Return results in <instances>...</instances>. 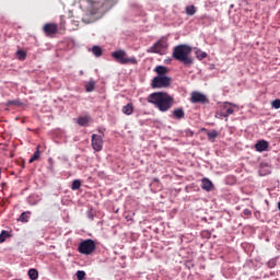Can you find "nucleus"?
I'll return each instance as SVG.
<instances>
[{
    "label": "nucleus",
    "mask_w": 280,
    "mask_h": 280,
    "mask_svg": "<svg viewBox=\"0 0 280 280\" xmlns=\"http://www.w3.org/2000/svg\"><path fill=\"white\" fill-rule=\"evenodd\" d=\"M154 71L158 73L156 77H167V67L165 66H156Z\"/></svg>",
    "instance_id": "4468645a"
},
{
    "label": "nucleus",
    "mask_w": 280,
    "mask_h": 280,
    "mask_svg": "<svg viewBox=\"0 0 280 280\" xmlns=\"http://www.w3.org/2000/svg\"><path fill=\"white\" fill-rule=\"evenodd\" d=\"M172 117L173 119H177L178 121H180V119L185 117V109H183V107L174 109L172 113Z\"/></svg>",
    "instance_id": "ddd939ff"
},
{
    "label": "nucleus",
    "mask_w": 280,
    "mask_h": 280,
    "mask_svg": "<svg viewBox=\"0 0 280 280\" xmlns=\"http://www.w3.org/2000/svg\"><path fill=\"white\" fill-rule=\"evenodd\" d=\"M266 265H267V268H275V266H277V258H271L266 262Z\"/></svg>",
    "instance_id": "2f4dec72"
},
{
    "label": "nucleus",
    "mask_w": 280,
    "mask_h": 280,
    "mask_svg": "<svg viewBox=\"0 0 280 280\" xmlns=\"http://www.w3.org/2000/svg\"><path fill=\"white\" fill-rule=\"evenodd\" d=\"M97 132H100L101 137H104V131H102V129H97Z\"/></svg>",
    "instance_id": "58836bf2"
},
{
    "label": "nucleus",
    "mask_w": 280,
    "mask_h": 280,
    "mask_svg": "<svg viewBox=\"0 0 280 280\" xmlns=\"http://www.w3.org/2000/svg\"><path fill=\"white\" fill-rule=\"evenodd\" d=\"M40 200H43V197H40V195L32 194L27 197L26 202L31 207H36V205H38V202H40Z\"/></svg>",
    "instance_id": "9b49d317"
},
{
    "label": "nucleus",
    "mask_w": 280,
    "mask_h": 280,
    "mask_svg": "<svg viewBox=\"0 0 280 280\" xmlns=\"http://www.w3.org/2000/svg\"><path fill=\"white\" fill-rule=\"evenodd\" d=\"M77 124L79 126H89V117L86 116H80L78 119H77Z\"/></svg>",
    "instance_id": "412c9836"
},
{
    "label": "nucleus",
    "mask_w": 280,
    "mask_h": 280,
    "mask_svg": "<svg viewBox=\"0 0 280 280\" xmlns=\"http://www.w3.org/2000/svg\"><path fill=\"white\" fill-rule=\"evenodd\" d=\"M207 56H209V55L206 51H201V50L196 51V58L198 60H205V58H207Z\"/></svg>",
    "instance_id": "cd10ccee"
},
{
    "label": "nucleus",
    "mask_w": 280,
    "mask_h": 280,
    "mask_svg": "<svg viewBox=\"0 0 280 280\" xmlns=\"http://www.w3.org/2000/svg\"><path fill=\"white\" fill-rule=\"evenodd\" d=\"M278 210L280 211V201L278 202Z\"/></svg>",
    "instance_id": "37998d69"
},
{
    "label": "nucleus",
    "mask_w": 280,
    "mask_h": 280,
    "mask_svg": "<svg viewBox=\"0 0 280 280\" xmlns=\"http://www.w3.org/2000/svg\"><path fill=\"white\" fill-rule=\"evenodd\" d=\"M16 58L19 60H25V58H27V52H25V50H18L16 51Z\"/></svg>",
    "instance_id": "bb28decb"
},
{
    "label": "nucleus",
    "mask_w": 280,
    "mask_h": 280,
    "mask_svg": "<svg viewBox=\"0 0 280 280\" xmlns=\"http://www.w3.org/2000/svg\"><path fill=\"white\" fill-rule=\"evenodd\" d=\"M91 145L94 152H102L104 149V137L97 133L92 135Z\"/></svg>",
    "instance_id": "0eeeda50"
},
{
    "label": "nucleus",
    "mask_w": 280,
    "mask_h": 280,
    "mask_svg": "<svg viewBox=\"0 0 280 280\" xmlns=\"http://www.w3.org/2000/svg\"><path fill=\"white\" fill-rule=\"evenodd\" d=\"M190 102L191 104H209V98H207V95L200 92H192Z\"/></svg>",
    "instance_id": "6e6552de"
},
{
    "label": "nucleus",
    "mask_w": 280,
    "mask_h": 280,
    "mask_svg": "<svg viewBox=\"0 0 280 280\" xmlns=\"http://www.w3.org/2000/svg\"><path fill=\"white\" fill-rule=\"evenodd\" d=\"M28 278H30L31 280H36V279H38V270H36V269H34V268L30 269V270H28Z\"/></svg>",
    "instance_id": "b1692460"
},
{
    "label": "nucleus",
    "mask_w": 280,
    "mask_h": 280,
    "mask_svg": "<svg viewBox=\"0 0 280 280\" xmlns=\"http://www.w3.org/2000/svg\"><path fill=\"white\" fill-rule=\"evenodd\" d=\"M45 36L54 37L56 34H58V24L56 23H47L43 27Z\"/></svg>",
    "instance_id": "1a4fd4ad"
},
{
    "label": "nucleus",
    "mask_w": 280,
    "mask_h": 280,
    "mask_svg": "<svg viewBox=\"0 0 280 280\" xmlns=\"http://www.w3.org/2000/svg\"><path fill=\"white\" fill-rule=\"evenodd\" d=\"M5 106H19V107H21V106H23V102H21V100H12V101H8L7 103H5Z\"/></svg>",
    "instance_id": "4be33fe9"
},
{
    "label": "nucleus",
    "mask_w": 280,
    "mask_h": 280,
    "mask_svg": "<svg viewBox=\"0 0 280 280\" xmlns=\"http://www.w3.org/2000/svg\"><path fill=\"white\" fill-rule=\"evenodd\" d=\"M191 46L180 44L174 47L173 49V58L185 65V67H191L194 65V58L190 57Z\"/></svg>",
    "instance_id": "f03ea898"
},
{
    "label": "nucleus",
    "mask_w": 280,
    "mask_h": 280,
    "mask_svg": "<svg viewBox=\"0 0 280 280\" xmlns=\"http://www.w3.org/2000/svg\"><path fill=\"white\" fill-rule=\"evenodd\" d=\"M121 110L124 115H132V113H135V106L132 103H128L127 105L122 106Z\"/></svg>",
    "instance_id": "2eb2a0df"
},
{
    "label": "nucleus",
    "mask_w": 280,
    "mask_h": 280,
    "mask_svg": "<svg viewBox=\"0 0 280 280\" xmlns=\"http://www.w3.org/2000/svg\"><path fill=\"white\" fill-rule=\"evenodd\" d=\"M149 104H154L160 113H167L174 106V96L168 95L167 92H153L147 97Z\"/></svg>",
    "instance_id": "f257e3e1"
},
{
    "label": "nucleus",
    "mask_w": 280,
    "mask_h": 280,
    "mask_svg": "<svg viewBox=\"0 0 280 280\" xmlns=\"http://www.w3.org/2000/svg\"><path fill=\"white\" fill-rule=\"evenodd\" d=\"M243 215L250 218V215H253V211H250V209L246 208L243 210Z\"/></svg>",
    "instance_id": "f704fd0d"
},
{
    "label": "nucleus",
    "mask_w": 280,
    "mask_h": 280,
    "mask_svg": "<svg viewBox=\"0 0 280 280\" xmlns=\"http://www.w3.org/2000/svg\"><path fill=\"white\" fill-rule=\"evenodd\" d=\"M8 184L5 183V182H3L2 184H1V187L3 188V187H5Z\"/></svg>",
    "instance_id": "ea45409f"
},
{
    "label": "nucleus",
    "mask_w": 280,
    "mask_h": 280,
    "mask_svg": "<svg viewBox=\"0 0 280 280\" xmlns=\"http://www.w3.org/2000/svg\"><path fill=\"white\" fill-rule=\"evenodd\" d=\"M185 10H186L187 16H194V14H196V12H197V9L194 4L186 5Z\"/></svg>",
    "instance_id": "aec40b11"
},
{
    "label": "nucleus",
    "mask_w": 280,
    "mask_h": 280,
    "mask_svg": "<svg viewBox=\"0 0 280 280\" xmlns=\"http://www.w3.org/2000/svg\"><path fill=\"white\" fill-rule=\"evenodd\" d=\"M155 183L159 182V178H154Z\"/></svg>",
    "instance_id": "c03bdc74"
},
{
    "label": "nucleus",
    "mask_w": 280,
    "mask_h": 280,
    "mask_svg": "<svg viewBox=\"0 0 280 280\" xmlns=\"http://www.w3.org/2000/svg\"><path fill=\"white\" fill-rule=\"evenodd\" d=\"M186 268H188V270H191V268H194V260H186L185 262Z\"/></svg>",
    "instance_id": "72a5a7b5"
},
{
    "label": "nucleus",
    "mask_w": 280,
    "mask_h": 280,
    "mask_svg": "<svg viewBox=\"0 0 280 280\" xmlns=\"http://www.w3.org/2000/svg\"><path fill=\"white\" fill-rule=\"evenodd\" d=\"M250 280H253V279H250Z\"/></svg>",
    "instance_id": "49530a36"
},
{
    "label": "nucleus",
    "mask_w": 280,
    "mask_h": 280,
    "mask_svg": "<svg viewBox=\"0 0 280 280\" xmlns=\"http://www.w3.org/2000/svg\"><path fill=\"white\" fill-rule=\"evenodd\" d=\"M112 58L119 65H138L137 57H127L126 50L118 49L112 52Z\"/></svg>",
    "instance_id": "7ed1b4c3"
},
{
    "label": "nucleus",
    "mask_w": 280,
    "mask_h": 280,
    "mask_svg": "<svg viewBox=\"0 0 280 280\" xmlns=\"http://www.w3.org/2000/svg\"><path fill=\"white\" fill-rule=\"evenodd\" d=\"M165 49H167V39L165 38L159 39L151 47L152 54H160V56H163V54H165Z\"/></svg>",
    "instance_id": "423d86ee"
},
{
    "label": "nucleus",
    "mask_w": 280,
    "mask_h": 280,
    "mask_svg": "<svg viewBox=\"0 0 280 280\" xmlns=\"http://www.w3.org/2000/svg\"><path fill=\"white\" fill-rule=\"evenodd\" d=\"M30 215H32L31 211L22 212L19 218V221L23 222V223H27V222H30Z\"/></svg>",
    "instance_id": "f3484780"
},
{
    "label": "nucleus",
    "mask_w": 280,
    "mask_h": 280,
    "mask_svg": "<svg viewBox=\"0 0 280 280\" xmlns=\"http://www.w3.org/2000/svg\"><path fill=\"white\" fill-rule=\"evenodd\" d=\"M172 86V77H154L151 81V89H168Z\"/></svg>",
    "instance_id": "39448f33"
},
{
    "label": "nucleus",
    "mask_w": 280,
    "mask_h": 280,
    "mask_svg": "<svg viewBox=\"0 0 280 280\" xmlns=\"http://www.w3.org/2000/svg\"><path fill=\"white\" fill-rule=\"evenodd\" d=\"M49 163H54V159L49 158L48 159Z\"/></svg>",
    "instance_id": "79ce46f5"
},
{
    "label": "nucleus",
    "mask_w": 280,
    "mask_h": 280,
    "mask_svg": "<svg viewBox=\"0 0 280 280\" xmlns=\"http://www.w3.org/2000/svg\"><path fill=\"white\" fill-rule=\"evenodd\" d=\"M218 130H211L208 132V139L211 141L212 139H218Z\"/></svg>",
    "instance_id": "7c9ffc66"
},
{
    "label": "nucleus",
    "mask_w": 280,
    "mask_h": 280,
    "mask_svg": "<svg viewBox=\"0 0 280 280\" xmlns=\"http://www.w3.org/2000/svg\"><path fill=\"white\" fill-rule=\"evenodd\" d=\"M201 189H203V191H212L213 190V182H211V179L203 177L201 179Z\"/></svg>",
    "instance_id": "f8f14e48"
},
{
    "label": "nucleus",
    "mask_w": 280,
    "mask_h": 280,
    "mask_svg": "<svg viewBox=\"0 0 280 280\" xmlns=\"http://www.w3.org/2000/svg\"><path fill=\"white\" fill-rule=\"evenodd\" d=\"M75 277L78 280H84L86 279V272L84 270H78Z\"/></svg>",
    "instance_id": "c756f323"
},
{
    "label": "nucleus",
    "mask_w": 280,
    "mask_h": 280,
    "mask_svg": "<svg viewBox=\"0 0 280 280\" xmlns=\"http://www.w3.org/2000/svg\"><path fill=\"white\" fill-rule=\"evenodd\" d=\"M233 113H235V110L232 107H229L225 109V113H219L215 115V117H218V115H223V117H229L230 115H233Z\"/></svg>",
    "instance_id": "c85d7f7f"
},
{
    "label": "nucleus",
    "mask_w": 280,
    "mask_h": 280,
    "mask_svg": "<svg viewBox=\"0 0 280 280\" xmlns=\"http://www.w3.org/2000/svg\"><path fill=\"white\" fill-rule=\"evenodd\" d=\"M272 108H276V110H279L280 108V100L276 98L275 101L271 102Z\"/></svg>",
    "instance_id": "473e14b6"
},
{
    "label": "nucleus",
    "mask_w": 280,
    "mask_h": 280,
    "mask_svg": "<svg viewBox=\"0 0 280 280\" xmlns=\"http://www.w3.org/2000/svg\"><path fill=\"white\" fill-rule=\"evenodd\" d=\"M225 104H229L230 106H236V105H233V103H229V102H225Z\"/></svg>",
    "instance_id": "a19ab883"
},
{
    "label": "nucleus",
    "mask_w": 280,
    "mask_h": 280,
    "mask_svg": "<svg viewBox=\"0 0 280 280\" xmlns=\"http://www.w3.org/2000/svg\"><path fill=\"white\" fill-rule=\"evenodd\" d=\"M92 54H94L96 56V58H100V56H102V47L93 46L92 47Z\"/></svg>",
    "instance_id": "a878e982"
},
{
    "label": "nucleus",
    "mask_w": 280,
    "mask_h": 280,
    "mask_svg": "<svg viewBox=\"0 0 280 280\" xmlns=\"http://www.w3.org/2000/svg\"><path fill=\"white\" fill-rule=\"evenodd\" d=\"M269 143L266 140H258L255 143L256 152H268Z\"/></svg>",
    "instance_id": "9d476101"
},
{
    "label": "nucleus",
    "mask_w": 280,
    "mask_h": 280,
    "mask_svg": "<svg viewBox=\"0 0 280 280\" xmlns=\"http://www.w3.org/2000/svg\"><path fill=\"white\" fill-rule=\"evenodd\" d=\"M201 237H206L207 240H210L211 238V232L209 231H203L201 233Z\"/></svg>",
    "instance_id": "c9c22d12"
},
{
    "label": "nucleus",
    "mask_w": 280,
    "mask_h": 280,
    "mask_svg": "<svg viewBox=\"0 0 280 280\" xmlns=\"http://www.w3.org/2000/svg\"><path fill=\"white\" fill-rule=\"evenodd\" d=\"M88 218H89V220H94L95 219V215H93V212L91 210L88 211Z\"/></svg>",
    "instance_id": "4c0bfd02"
},
{
    "label": "nucleus",
    "mask_w": 280,
    "mask_h": 280,
    "mask_svg": "<svg viewBox=\"0 0 280 280\" xmlns=\"http://www.w3.org/2000/svg\"><path fill=\"white\" fill-rule=\"evenodd\" d=\"M259 172L261 176H267V174H270V167L268 166V163H261Z\"/></svg>",
    "instance_id": "dca6fc26"
},
{
    "label": "nucleus",
    "mask_w": 280,
    "mask_h": 280,
    "mask_svg": "<svg viewBox=\"0 0 280 280\" xmlns=\"http://www.w3.org/2000/svg\"><path fill=\"white\" fill-rule=\"evenodd\" d=\"M82 187V182L80 179H74L71 185L72 191H78Z\"/></svg>",
    "instance_id": "5701e85b"
},
{
    "label": "nucleus",
    "mask_w": 280,
    "mask_h": 280,
    "mask_svg": "<svg viewBox=\"0 0 280 280\" xmlns=\"http://www.w3.org/2000/svg\"><path fill=\"white\" fill-rule=\"evenodd\" d=\"M85 91L86 93H93L95 91V81L91 79L86 84H85Z\"/></svg>",
    "instance_id": "a211bd4d"
},
{
    "label": "nucleus",
    "mask_w": 280,
    "mask_h": 280,
    "mask_svg": "<svg viewBox=\"0 0 280 280\" xmlns=\"http://www.w3.org/2000/svg\"><path fill=\"white\" fill-rule=\"evenodd\" d=\"M184 132H185L186 137H194V130H191V129H186Z\"/></svg>",
    "instance_id": "e433bc0d"
},
{
    "label": "nucleus",
    "mask_w": 280,
    "mask_h": 280,
    "mask_svg": "<svg viewBox=\"0 0 280 280\" xmlns=\"http://www.w3.org/2000/svg\"><path fill=\"white\" fill-rule=\"evenodd\" d=\"M219 117H224V115H219Z\"/></svg>",
    "instance_id": "a18cd8bd"
},
{
    "label": "nucleus",
    "mask_w": 280,
    "mask_h": 280,
    "mask_svg": "<svg viewBox=\"0 0 280 280\" xmlns=\"http://www.w3.org/2000/svg\"><path fill=\"white\" fill-rule=\"evenodd\" d=\"M40 159V147L37 145L36 151L32 155V158L28 160V163H34V161H38Z\"/></svg>",
    "instance_id": "6ab92c4d"
},
{
    "label": "nucleus",
    "mask_w": 280,
    "mask_h": 280,
    "mask_svg": "<svg viewBox=\"0 0 280 280\" xmlns=\"http://www.w3.org/2000/svg\"><path fill=\"white\" fill-rule=\"evenodd\" d=\"M95 248H97L95 241L86 238L79 243L78 253L81 255H93V253H95Z\"/></svg>",
    "instance_id": "20e7f679"
},
{
    "label": "nucleus",
    "mask_w": 280,
    "mask_h": 280,
    "mask_svg": "<svg viewBox=\"0 0 280 280\" xmlns=\"http://www.w3.org/2000/svg\"><path fill=\"white\" fill-rule=\"evenodd\" d=\"M7 237H11L10 232L2 230L0 233V244H3Z\"/></svg>",
    "instance_id": "393cba45"
}]
</instances>
